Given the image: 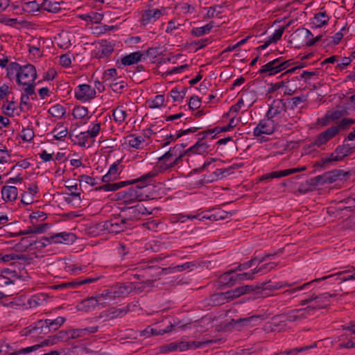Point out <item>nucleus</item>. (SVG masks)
Wrapping results in <instances>:
<instances>
[{
    "instance_id": "1",
    "label": "nucleus",
    "mask_w": 355,
    "mask_h": 355,
    "mask_svg": "<svg viewBox=\"0 0 355 355\" xmlns=\"http://www.w3.org/2000/svg\"><path fill=\"white\" fill-rule=\"evenodd\" d=\"M159 173V169L154 168L153 170L141 175L139 178L132 180L121 181L116 184H103L97 187L96 190L103 191H114L129 184H137L134 188L138 189L139 193H141V189L152 183L154 178L157 176Z\"/></svg>"
},
{
    "instance_id": "2",
    "label": "nucleus",
    "mask_w": 355,
    "mask_h": 355,
    "mask_svg": "<svg viewBox=\"0 0 355 355\" xmlns=\"http://www.w3.org/2000/svg\"><path fill=\"white\" fill-rule=\"evenodd\" d=\"M37 78V71L34 65L26 64L22 65L17 76V83L21 86L24 92L28 94H35V80Z\"/></svg>"
},
{
    "instance_id": "3",
    "label": "nucleus",
    "mask_w": 355,
    "mask_h": 355,
    "mask_svg": "<svg viewBox=\"0 0 355 355\" xmlns=\"http://www.w3.org/2000/svg\"><path fill=\"white\" fill-rule=\"evenodd\" d=\"M120 214L131 229L144 216L151 214L152 211H149L143 204L137 203L134 206L121 208Z\"/></svg>"
},
{
    "instance_id": "4",
    "label": "nucleus",
    "mask_w": 355,
    "mask_h": 355,
    "mask_svg": "<svg viewBox=\"0 0 355 355\" xmlns=\"http://www.w3.org/2000/svg\"><path fill=\"white\" fill-rule=\"evenodd\" d=\"M184 155H188V153L181 152L180 146H175L166 152L163 155L158 159L159 161H163V163L157 168L159 169V173H162L168 168H173L179 164Z\"/></svg>"
},
{
    "instance_id": "5",
    "label": "nucleus",
    "mask_w": 355,
    "mask_h": 355,
    "mask_svg": "<svg viewBox=\"0 0 355 355\" xmlns=\"http://www.w3.org/2000/svg\"><path fill=\"white\" fill-rule=\"evenodd\" d=\"M353 152V147L350 144H346L336 147L334 152L328 157L322 158L320 161L315 163L314 166H320L323 168H328L333 162H338Z\"/></svg>"
},
{
    "instance_id": "6",
    "label": "nucleus",
    "mask_w": 355,
    "mask_h": 355,
    "mask_svg": "<svg viewBox=\"0 0 355 355\" xmlns=\"http://www.w3.org/2000/svg\"><path fill=\"white\" fill-rule=\"evenodd\" d=\"M97 229L103 232L118 234L128 229H130L121 214L115 216L105 222L97 225Z\"/></svg>"
},
{
    "instance_id": "7",
    "label": "nucleus",
    "mask_w": 355,
    "mask_h": 355,
    "mask_svg": "<svg viewBox=\"0 0 355 355\" xmlns=\"http://www.w3.org/2000/svg\"><path fill=\"white\" fill-rule=\"evenodd\" d=\"M291 60H284L282 57L275 58L263 64L259 70V74L266 76H274L285 70L290 66Z\"/></svg>"
},
{
    "instance_id": "8",
    "label": "nucleus",
    "mask_w": 355,
    "mask_h": 355,
    "mask_svg": "<svg viewBox=\"0 0 355 355\" xmlns=\"http://www.w3.org/2000/svg\"><path fill=\"white\" fill-rule=\"evenodd\" d=\"M279 123L280 121H278L277 119L269 118L266 116L254 128L253 135L260 137L262 135H271L279 127Z\"/></svg>"
},
{
    "instance_id": "9",
    "label": "nucleus",
    "mask_w": 355,
    "mask_h": 355,
    "mask_svg": "<svg viewBox=\"0 0 355 355\" xmlns=\"http://www.w3.org/2000/svg\"><path fill=\"white\" fill-rule=\"evenodd\" d=\"M347 172L341 170H334L326 172L322 175L315 176L310 180L311 184L313 186H321L326 183H332L336 180H342L343 178L348 175Z\"/></svg>"
},
{
    "instance_id": "10",
    "label": "nucleus",
    "mask_w": 355,
    "mask_h": 355,
    "mask_svg": "<svg viewBox=\"0 0 355 355\" xmlns=\"http://www.w3.org/2000/svg\"><path fill=\"white\" fill-rule=\"evenodd\" d=\"M293 40L297 44V47L302 46H311L315 45L314 36L310 30L306 28H298L292 35Z\"/></svg>"
},
{
    "instance_id": "11",
    "label": "nucleus",
    "mask_w": 355,
    "mask_h": 355,
    "mask_svg": "<svg viewBox=\"0 0 355 355\" xmlns=\"http://www.w3.org/2000/svg\"><path fill=\"white\" fill-rule=\"evenodd\" d=\"M295 283V282H272L271 281L263 282L261 283L257 284V288L259 291L257 294L261 295L263 297L269 296L270 295V292L273 291H276L280 288H286V286H293Z\"/></svg>"
},
{
    "instance_id": "12",
    "label": "nucleus",
    "mask_w": 355,
    "mask_h": 355,
    "mask_svg": "<svg viewBox=\"0 0 355 355\" xmlns=\"http://www.w3.org/2000/svg\"><path fill=\"white\" fill-rule=\"evenodd\" d=\"M96 94V89L88 84H80L74 89L75 98L81 102H87L94 98Z\"/></svg>"
},
{
    "instance_id": "13",
    "label": "nucleus",
    "mask_w": 355,
    "mask_h": 355,
    "mask_svg": "<svg viewBox=\"0 0 355 355\" xmlns=\"http://www.w3.org/2000/svg\"><path fill=\"white\" fill-rule=\"evenodd\" d=\"M118 199L123 200L126 205L131 204L135 201H141L144 200L142 193H139L138 189L134 187H130L126 190L117 193Z\"/></svg>"
},
{
    "instance_id": "14",
    "label": "nucleus",
    "mask_w": 355,
    "mask_h": 355,
    "mask_svg": "<svg viewBox=\"0 0 355 355\" xmlns=\"http://www.w3.org/2000/svg\"><path fill=\"white\" fill-rule=\"evenodd\" d=\"M334 275H327V276H324L321 278H317V279H315L312 281H310L309 282H306L300 286H295V285L296 284V283L293 286H288L290 288L289 289H287L285 291H284L283 294L285 295H295V296H298L299 295L297 294V293L300 292V291H305V290H307L309 288H310V287L314 284V283H318V282H320L321 281H323V280H325V279H332L333 277H334Z\"/></svg>"
},
{
    "instance_id": "15",
    "label": "nucleus",
    "mask_w": 355,
    "mask_h": 355,
    "mask_svg": "<svg viewBox=\"0 0 355 355\" xmlns=\"http://www.w3.org/2000/svg\"><path fill=\"white\" fill-rule=\"evenodd\" d=\"M331 296L332 295L329 293L317 295L314 304H310L306 307L309 314H313L315 310L327 307L330 304V298Z\"/></svg>"
},
{
    "instance_id": "16",
    "label": "nucleus",
    "mask_w": 355,
    "mask_h": 355,
    "mask_svg": "<svg viewBox=\"0 0 355 355\" xmlns=\"http://www.w3.org/2000/svg\"><path fill=\"white\" fill-rule=\"evenodd\" d=\"M141 61H144L141 51H137L130 53L122 57L120 60H118L116 62V66L118 69H123L124 67L137 64Z\"/></svg>"
},
{
    "instance_id": "17",
    "label": "nucleus",
    "mask_w": 355,
    "mask_h": 355,
    "mask_svg": "<svg viewBox=\"0 0 355 355\" xmlns=\"http://www.w3.org/2000/svg\"><path fill=\"white\" fill-rule=\"evenodd\" d=\"M285 109L286 103L283 100H274L266 112V116L272 119H277L278 121H279L280 116L282 114H285Z\"/></svg>"
},
{
    "instance_id": "18",
    "label": "nucleus",
    "mask_w": 355,
    "mask_h": 355,
    "mask_svg": "<svg viewBox=\"0 0 355 355\" xmlns=\"http://www.w3.org/2000/svg\"><path fill=\"white\" fill-rule=\"evenodd\" d=\"M162 13L159 9L147 10L142 12L139 20L141 26H146L154 24L161 16Z\"/></svg>"
},
{
    "instance_id": "19",
    "label": "nucleus",
    "mask_w": 355,
    "mask_h": 355,
    "mask_svg": "<svg viewBox=\"0 0 355 355\" xmlns=\"http://www.w3.org/2000/svg\"><path fill=\"white\" fill-rule=\"evenodd\" d=\"M25 331V335L33 334L35 336L49 333V329L47 327L45 320H37L33 324L26 328Z\"/></svg>"
},
{
    "instance_id": "20",
    "label": "nucleus",
    "mask_w": 355,
    "mask_h": 355,
    "mask_svg": "<svg viewBox=\"0 0 355 355\" xmlns=\"http://www.w3.org/2000/svg\"><path fill=\"white\" fill-rule=\"evenodd\" d=\"M235 275V270H230L218 277L217 284L220 287H231L237 284Z\"/></svg>"
},
{
    "instance_id": "21",
    "label": "nucleus",
    "mask_w": 355,
    "mask_h": 355,
    "mask_svg": "<svg viewBox=\"0 0 355 355\" xmlns=\"http://www.w3.org/2000/svg\"><path fill=\"white\" fill-rule=\"evenodd\" d=\"M76 236L73 233L62 232L51 235V240L55 244L62 243V244H71L76 241Z\"/></svg>"
},
{
    "instance_id": "22",
    "label": "nucleus",
    "mask_w": 355,
    "mask_h": 355,
    "mask_svg": "<svg viewBox=\"0 0 355 355\" xmlns=\"http://www.w3.org/2000/svg\"><path fill=\"white\" fill-rule=\"evenodd\" d=\"M132 291V287L128 283L117 284L112 287V299L125 297Z\"/></svg>"
},
{
    "instance_id": "23",
    "label": "nucleus",
    "mask_w": 355,
    "mask_h": 355,
    "mask_svg": "<svg viewBox=\"0 0 355 355\" xmlns=\"http://www.w3.org/2000/svg\"><path fill=\"white\" fill-rule=\"evenodd\" d=\"M203 139L202 137L193 146L186 150V153H188V156H191V154L203 155L207 153L211 150V146L203 141Z\"/></svg>"
},
{
    "instance_id": "24",
    "label": "nucleus",
    "mask_w": 355,
    "mask_h": 355,
    "mask_svg": "<svg viewBox=\"0 0 355 355\" xmlns=\"http://www.w3.org/2000/svg\"><path fill=\"white\" fill-rule=\"evenodd\" d=\"M120 164V160H118L117 162L113 163L107 173L103 175L101 178V180L102 182H103L105 184H116V182H114L113 181L115 180L119 174V165Z\"/></svg>"
},
{
    "instance_id": "25",
    "label": "nucleus",
    "mask_w": 355,
    "mask_h": 355,
    "mask_svg": "<svg viewBox=\"0 0 355 355\" xmlns=\"http://www.w3.org/2000/svg\"><path fill=\"white\" fill-rule=\"evenodd\" d=\"M259 320L260 317L258 315H252L250 317L239 318L236 320H233L234 322V327L238 329L254 327L257 324Z\"/></svg>"
},
{
    "instance_id": "26",
    "label": "nucleus",
    "mask_w": 355,
    "mask_h": 355,
    "mask_svg": "<svg viewBox=\"0 0 355 355\" xmlns=\"http://www.w3.org/2000/svg\"><path fill=\"white\" fill-rule=\"evenodd\" d=\"M137 305H132L131 304H128L127 306H123L122 308H114L107 311V317L110 320H114L118 318H122L125 315H126L128 312L132 311V307L136 306Z\"/></svg>"
},
{
    "instance_id": "27",
    "label": "nucleus",
    "mask_w": 355,
    "mask_h": 355,
    "mask_svg": "<svg viewBox=\"0 0 355 355\" xmlns=\"http://www.w3.org/2000/svg\"><path fill=\"white\" fill-rule=\"evenodd\" d=\"M2 199L5 202H14L18 195V189L14 186H3L1 189Z\"/></svg>"
},
{
    "instance_id": "28",
    "label": "nucleus",
    "mask_w": 355,
    "mask_h": 355,
    "mask_svg": "<svg viewBox=\"0 0 355 355\" xmlns=\"http://www.w3.org/2000/svg\"><path fill=\"white\" fill-rule=\"evenodd\" d=\"M65 4L63 1H52L51 0H42L41 1V7L42 10H46L49 12L52 13H58L59 12L62 8L61 5Z\"/></svg>"
},
{
    "instance_id": "29",
    "label": "nucleus",
    "mask_w": 355,
    "mask_h": 355,
    "mask_svg": "<svg viewBox=\"0 0 355 355\" xmlns=\"http://www.w3.org/2000/svg\"><path fill=\"white\" fill-rule=\"evenodd\" d=\"M56 344V341L53 339V336H49L48 338L43 340L40 344L35 345L33 346L24 347L20 352L25 354H31V352H34L38 349L44 346H51Z\"/></svg>"
},
{
    "instance_id": "30",
    "label": "nucleus",
    "mask_w": 355,
    "mask_h": 355,
    "mask_svg": "<svg viewBox=\"0 0 355 355\" xmlns=\"http://www.w3.org/2000/svg\"><path fill=\"white\" fill-rule=\"evenodd\" d=\"M307 315H309L306 308L293 309L288 311L286 318V320L290 322L297 321L302 318H306Z\"/></svg>"
},
{
    "instance_id": "31",
    "label": "nucleus",
    "mask_w": 355,
    "mask_h": 355,
    "mask_svg": "<svg viewBox=\"0 0 355 355\" xmlns=\"http://www.w3.org/2000/svg\"><path fill=\"white\" fill-rule=\"evenodd\" d=\"M335 276L333 277L335 280H338L340 282L354 280L355 279V268L352 267L349 270H343L338 273L334 274Z\"/></svg>"
},
{
    "instance_id": "32",
    "label": "nucleus",
    "mask_w": 355,
    "mask_h": 355,
    "mask_svg": "<svg viewBox=\"0 0 355 355\" xmlns=\"http://www.w3.org/2000/svg\"><path fill=\"white\" fill-rule=\"evenodd\" d=\"M170 331L168 329H157L151 326H148L145 329L139 331V336L144 338H149L152 335H163Z\"/></svg>"
},
{
    "instance_id": "33",
    "label": "nucleus",
    "mask_w": 355,
    "mask_h": 355,
    "mask_svg": "<svg viewBox=\"0 0 355 355\" xmlns=\"http://www.w3.org/2000/svg\"><path fill=\"white\" fill-rule=\"evenodd\" d=\"M106 302L98 300L97 296H92L82 301L83 306L87 311L94 309L98 305H103Z\"/></svg>"
},
{
    "instance_id": "34",
    "label": "nucleus",
    "mask_w": 355,
    "mask_h": 355,
    "mask_svg": "<svg viewBox=\"0 0 355 355\" xmlns=\"http://www.w3.org/2000/svg\"><path fill=\"white\" fill-rule=\"evenodd\" d=\"M36 245V241L33 239V237H23L20 241L15 245L17 250L20 251H26L30 247Z\"/></svg>"
},
{
    "instance_id": "35",
    "label": "nucleus",
    "mask_w": 355,
    "mask_h": 355,
    "mask_svg": "<svg viewBox=\"0 0 355 355\" xmlns=\"http://www.w3.org/2000/svg\"><path fill=\"white\" fill-rule=\"evenodd\" d=\"M329 20V17L327 15L326 11L319 12L315 14L313 19V24L316 28H320L322 26L327 24Z\"/></svg>"
},
{
    "instance_id": "36",
    "label": "nucleus",
    "mask_w": 355,
    "mask_h": 355,
    "mask_svg": "<svg viewBox=\"0 0 355 355\" xmlns=\"http://www.w3.org/2000/svg\"><path fill=\"white\" fill-rule=\"evenodd\" d=\"M213 27L214 22H209L203 26L193 28L191 34L194 37H200L209 33Z\"/></svg>"
},
{
    "instance_id": "37",
    "label": "nucleus",
    "mask_w": 355,
    "mask_h": 355,
    "mask_svg": "<svg viewBox=\"0 0 355 355\" xmlns=\"http://www.w3.org/2000/svg\"><path fill=\"white\" fill-rule=\"evenodd\" d=\"M21 67L22 65H20L19 63L16 62H11L9 64L8 63V65L6 66L7 77L10 80H12L15 78L17 79V76L21 70Z\"/></svg>"
},
{
    "instance_id": "38",
    "label": "nucleus",
    "mask_w": 355,
    "mask_h": 355,
    "mask_svg": "<svg viewBox=\"0 0 355 355\" xmlns=\"http://www.w3.org/2000/svg\"><path fill=\"white\" fill-rule=\"evenodd\" d=\"M227 302H229V300L226 295V292L215 293L212 295L209 298V303L212 306L224 304Z\"/></svg>"
},
{
    "instance_id": "39",
    "label": "nucleus",
    "mask_w": 355,
    "mask_h": 355,
    "mask_svg": "<svg viewBox=\"0 0 355 355\" xmlns=\"http://www.w3.org/2000/svg\"><path fill=\"white\" fill-rule=\"evenodd\" d=\"M291 174H292V171H291V168L284 169V170H282V171H272L271 173H266V174L263 175L261 178V180L274 179V178H280L282 177L288 176Z\"/></svg>"
},
{
    "instance_id": "40",
    "label": "nucleus",
    "mask_w": 355,
    "mask_h": 355,
    "mask_svg": "<svg viewBox=\"0 0 355 355\" xmlns=\"http://www.w3.org/2000/svg\"><path fill=\"white\" fill-rule=\"evenodd\" d=\"M49 332L58 329L66 321V318L59 316L55 319H45Z\"/></svg>"
},
{
    "instance_id": "41",
    "label": "nucleus",
    "mask_w": 355,
    "mask_h": 355,
    "mask_svg": "<svg viewBox=\"0 0 355 355\" xmlns=\"http://www.w3.org/2000/svg\"><path fill=\"white\" fill-rule=\"evenodd\" d=\"M166 257H162L161 255H158L154 258H149L146 259H144L142 262L140 263V268L142 269H151L156 268L155 263H157L159 261H162Z\"/></svg>"
},
{
    "instance_id": "42",
    "label": "nucleus",
    "mask_w": 355,
    "mask_h": 355,
    "mask_svg": "<svg viewBox=\"0 0 355 355\" xmlns=\"http://www.w3.org/2000/svg\"><path fill=\"white\" fill-rule=\"evenodd\" d=\"M211 211L213 221L224 220L227 218L229 215L232 216L234 214V211H226L220 208L213 209Z\"/></svg>"
},
{
    "instance_id": "43",
    "label": "nucleus",
    "mask_w": 355,
    "mask_h": 355,
    "mask_svg": "<svg viewBox=\"0 0 355 355\" xmlns=\"http://www.w3.org/2000/svg\"><path fill=\"white\" fill-rule=\"evenodd\" d=\"M88 109L83 106H76L72 112V115L74 119H79L83 120H89V116H88Z\"/></svg>"
},
{
    "instance_id": "44",
    "label": "nucleus",
    "mask_w": 355,
    "mask_h": 355,
    "mask_svg": "<svg viewBox=\"0 0 355 355\" xmlns=\"http://www.w3.org/2000/svg\"><path fill=\"white\" fill-rule=\"evenodd\" d=\"M113 51V46L110 42L105 41L101 44L98 55L100 58H107L109 57Z\"/></svg>"
},
{
    "instance_id": "45",
    "label": "nucleus",
    "mask_w": 355,
    "mask_h": 355,
    "mask_svg": "<svg viewBox=\"0 0 355 355\" xmlns=\"http://www.w3.org/2000/svg\"><path fill=\"white\" fill-rule=\"evenodd\" d=\"M3 113L9 116H12L16 109L15 103L13 100L6 98L1 106Z\"/></svg>"
},
{
    "instance_id": "46",
    "label": "nucleus",
    "mask_w": 355,
    "mask_h": 355,
    "mask_svg": "<svg viewBox=\"0 0 355 355\" xmlns=\"http://www.w3.org/2000/svg\"><path fill=\"white\" fill-rule=\"evenodd\" d=\"M48 112L53 117L61 119L64 116L66 110L62 105L56 104L51 106Z\"/></svg>"
},
{
    "instance_id": "47",
    "label": "nucleus",
    "mask_w": 355,
    "mask_h": 355,
    "mask_svg": "<svg viewBox=\"0 0 355 355\" xmlns=\"http://www.w3.org/2000/svg\"><path fill=\"white\" fill-rule=\"evenodd\" d=\"M200 266L197 261L185 262L182 264L177 265L175 266V272H182L184 270L191 271L194 268H198Z\"/></svg>"
},
{
    "instance_id": "48",
    "label": "nucleus",
    "mask_w": 355,
    "mask_h": 355,
    "mask_svg": "<svg viewBox=\"0 0 355 355\" xmlns=\"http://www.w3.org/2000/svg\"><path fill=\"white\" fill-rule=\"evenodd\" d=\"M257 273L255 272L254 268L249 270L248 272H243L241 273H238L236 272V282L240 283L244 280H253L255 278V275Z\"/></svg>"
},
{
    "instance_id": "49",
    "label": "nucleus",
    "mask_w": 355,
    "mask_h": 355,
    "mask_svg": "<svg viewBox=\"0 0 355 355\" xmlns=\"http://www.w3.org/2000/svg\"><path fill=\"white\" fill-rule=\"evenodd\" d=\"M69 183L68 185H66V188L68 189L69 192V195L71 196L73 198H78L80 200V194L82 189L78 187L77 183H74L73 180L68 181Z\"/></svg>"
},
{
    "instance_id": "50",
    "label": "nucleus",
    "mask_w": 355,
    "mask_h": 355,
    "mask_svg": "<svg viewBox=\"0 0 355 355\" xmlns=\"http://www.w3.org/2000/svg\"><path fill=\"white\" fill-rule=\"evenodd\" d=\"M352 62L351 57H341L338 55L337 64L336 65V71H341L344 70L347 66H349Z\"/></svg>"
},
{
    "instance_id": "51",
    "label": "nucleus",
    "mask_w": 355,
    "mask_h": 355,
    "mask_svg": "<svg viewBox=\"0 0 355 355\" xmlns=\"http://www.w3.org/2000/svg\"><path fill=\"white\" fill-rule=\"evenodd\" d=\"M127 113L125 110H123L121 107H118L113 111V119L116 123L119 125L122 124V123L125 121L127 117Z\"/></svg>"
},
{
    "instance_id": "52",
    "label": "nucleus",
    "mask_w": 355,
    "mask_h": 355,
    "mask_svg": "<svg viewBox=\"0 0 355 355\" xmlns=\"http://www.w3.org/2000/svg\"><path fill=\"white\" fill-rule=\"evenodd\" d=\"M144 139L142 136H137L136 135H130L128 137V144L130 147L136 149L141 148V144L144 143Z\"/></svg>"
},
{
    "instance_id": "53",
    "label": "nucleus",
    "mask_w": 355,
    "mask_h": 355,
    "mask_svg": "<svg viewBox=\"0 0 355 355\" xmlns=\"http://www.w3.org/2000/svg\"><path fill=\"white\" fill-rule=\"evenodd\" d=\"M71 331L70 329L68 330H62L58 331L56 334L53 336V339L55 340L56 343L59 342H66L69 340V339H71Z\"/></svg>"
},
{
    "instance_id": "54",
    "label": "nucleus",
    "mask_w": 355,
    "mask_h": 355,
    "mask_svg": "<svg viewBox=\"0 0 355 355\" xmlns=\"http://www.w3.org/2000/svg\"><path fill=\"white\" fill-rule=\"evenodd\" d=\"M164 103V95H157L155 97L148 101V106L150 108L155 109L161 107Z\"/></svg>"
},
{
    "instance_id": "55",
    "label": "nucleus",
    "mask_w": 355,
    "mask_h": 355,
    "mask_svg": "<svg viewBox=\"0 0 355 355\" xmlns=\"http://www.w3.org/2000/svg\"><path fill=\"white\" fill-rule=\"evenodd\" d=\"M187 93V88H184L182 91H178L177 88H173L171 92V96L173 101L180 102L184 98Z\"/></svg>"
},
{
    "instance_id": "56",
    "label": "nucleus",
    "mask_w": 355,
    "mask_h": 355,
    "mask_svg": "<svg viewBox=\"0 0 355 355\" xmlns=\"http://www.w3.org/2000/svg\"><path fill=\"white\" fill-rule=\"evenodd\" d=\"M227 173V170L225 168H217L210 176V178L207 179L206 181L211 182L219 179H221L226 176Z\"/></svg>"
},
{
    "instance_id": "57",
    "label": "nucleus",
    "mask_w": 355,
    "mask_h": 355,
    "mask_svg": "<svg viewBox=\"0 0 355 355\" xmlns=\"http://www.w3.org/2000/svg\"><path fill=\"white\" fill-rule=\"evenodd\" d=\"M143 60H146L148 57L152 58H157L159 54V48L151 47L148 48L146 51H141Z\"/></svg>"
},
{
    "instance_id": "58",
    "label": "nucleus",
    "mask_w": 355,
    "mask_h": 355,
    "mask_svg": "<svg viewBox=\"0 0 355 355\" xmlns=\"http://www.w3.org/2000/svg\"><path fill=\"white\" fill-rule=\"evenodd\" d=\"M277 266V264L276 263H275V262H270V263H268L263 264V265H261L259 267L254 268V270H255V272L257 274H259V273L260 274H264L266 272L272 270Z\"/></svg>"
},
{
    "instance_id": "59",
    "label": "nucleus",
    "mask_w": 355,
    "mask_h": 355,
    "mask_svg": "<svg viewBox=\"0 0 355 355\" xmlns=\"http://www.w3.org/2000/svg\"><path fill=\"white\" fill-rule=\"evenodd\" d=\"M201 346V343H198L197 345L193 343H187V342H178V352H183L188 349H196L197 347H200Z\"/></svg>"
},
{
    "instance_id": "60",
    "label": "nucleus",
    "mask_w": 355,
    "mask_h": 355,
    "mask_svg": "<svg viewBox=\"0 0 355 355\" xmlns=\"http://www.w3.org/2000/svg\"><path fill=\"white\" fill-rule=\"evenodd\" d=\"M44 296L41 295H35L31 296L28 300V304L31 307H36L42 304V303L44 301Z\"/></svg>"
},
{
    "instance_id": "61",
    "label": "nucleus",
    "mask_w": 355,
    "mask_h": 355,
    "mask_svg": "<svg viewBox=\"0 0 355 355\" xmlns=\"http://www.w3.org/2000/svg\"><path fill=\"white\" fill-rule=\"evenodd\" d=\"M34 131L31 128H23L21 130V137L23 141H31L34 137Z\"/></svg>"
},
{
    "instance_id": "62",
    "label": "nucleus",
    "mask_w": 355,
    "mask_h": 355,
    "mask_svg": "<svg viewBox=\"0 0 355 355\" xmlns=\"http://www.w3.org/2000/svg\"><path fill=\"white\" fill-rule=\"evenodd\" d=\"M103 15L98 12H92L91 14H89L84 17H82V19L86 21L95 24L100 22L103 19Z\"/></svg>"
},
{
    "instance_id": "63",
    "label": "nucleus",
    "mask_w": 355,
    "mask_h": 355,
    "mask_svg": "<svg viewBox=\"0 0 355 355\" xmlns=\"http://www.w3.org/2000/svg\"><path fill=\"white\" fill-rule=\"evenodd\" d=\"M76 137L78 139V145L81 147H85L88 139L90 138V135L88 131H84L80 132Z\"/></svg>"
},
{
    "instance_id": "64",
    "label": "nucleus",
    "mask_w": 355,
    "mask_h": 355,
    "mask_svg": "<svg viewBox=\"0 0 355 355\" xmlns=\"http://www.w3.org/2000/svg\"><path fill=\"white\" fill-rule=\"evenodd\" d=\"M317 294L312 291L308 293V295L304 299L301 300L300 302V304L302 306L310 305L314 304Z\"/></svg>"
}]
</instances>
